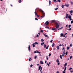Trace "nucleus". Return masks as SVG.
Segmentation results:
<instances>
[{
    "instance_id": "obj_1",
    "label": "nucleus",
    "mask_w": 73,
    "mask_h": 73,
    "mask_svg": "<svg viewBox=\"0 0 73 73\" xmlns=\"http://www.w3.org/2000/svg\"><path fill=\"white\" fill-rule=\"evenodd\" d=\"M55 25H56V27H55L56 28H54V29L52 28V31H54V30H57L58 29L57 28H59V27H60V25H58V23L57 22H56L55 23Z\"/></svg>"
},
{
    "instance_id": "obj_2",
    "label": "nucleus",
    "mask_w": 73,
    "mask_h": 73,
    "mask_svg": "<svg viewBox=\"0 0 73 73\" xmlns=\"http://www.w3.org/2000/svg\"><path fill=\"white\" fill-rule=\"evenodd\" d=\"M40 12H42V15L41 17L40 18V19H42V18L44 17H45V13H44V11H42V10L41 9H40Z\"/></svg>"
},
{
    "instance_id": "obj_3",
    "label": "nucleus",
    "mask_w": 73,
    "mask_h": 73,
    "mask_svg": "<svg viewBox=\"0 0 73 73\" xmlns=\"http://www.w3.org/2000/svg\"><path fill=\"white\" fill-rule=\"evenodd\" d=\"M36 44H37V45H38V43L37 42H35L34 44L33 43V47H35V45H36Z\"/></svg>"
},
{
    "instance_id": "obj_4",
    "label": "nucleus",
    "mask_w": 73,
    "mask_h": 73,
    "mask_svg": "<svg viewBox=\"0 0 73 73\" xmlns=\"http://www.w3.org/2000/svg\"><path fill=\"white\" fill-rule=\"evenodd\" d=\"M68 19H70V21H71V20H72V16H71L70 15H69L68 16Z\"/></svg>"
},
{
    "instance_id": "obj_5",
    "label": "nucleus",
    "mask_w": 73,
    "mask_h": 73,
    "mask_svg": "<svg viewBox=\"0 0 73 73\" xmlns=\"http://www.w3.org/2000/svg\"><path fill=\"white\" fill-rule=\"evenodd\" d=\"M69 16V14L67 13H66V19H68V17Z\"/></svg>"
},
{
    "instance_id": "obj_6",
    "label": "nucleus",
    "mask_w": 73,
    "mask_h": 73,
    "mask_svg": "<svg viewBox=\"0 0 73 73\" xmlns=\"http://www.w3.org/2000/svg\"><path fill=\"white\" fill-rule=\"evenodd\" d=\"M28 49H29V51L30 52V51H31V46L29 45Z\"/></svg>"
},
{
    "instance_id": "obj_7",
    "label": "nucleus",
    "mask_w": 73,
    "mask_h": 73,
    "mask_svg": "<svg viewBox=\"0 0 73 73\" xmlns=\"http://www.w3.org/2000/svg\"><path fill=\"white\" fill-rule=\"evenodd\" d=\"M49 23L48 22V21H46L45 23V24L46 25H48Z\"/></svg>"
},
{
    "instance_id": "obj_8",
    "label": "nucleus",
    "mask_w": 73,
    "mask_h": 73,
    "mask_svg": "<svg viewBox=\"0 0 73 73\" xmlns=\"http://www.w3.org/2000/svg\"><path fill=\"white\" fill-rule=\"evenodd\" d=\"M36 10H35V15H36V16L37 15V13H36Z\"/></svg>"
},
{
    "instance_id": "obj_9",
    "label": "nucleus",
    "mask_w": 73,
    "mask_h": 73,
    "mask_svg": "<svg viewBox=\"0 0 73 73\" xmlns=\"http://www.w3.org/2000/svg\"><path fill=\"white\" fill-rule=\"evenodd\" d=\"M64 55H65V52H63L62 54V57H64Z\"/></svg>"
},
{
    "instance_id": "obj_10",
    "label": "nucleus",
    "mask_w": 73,
    "mask_h": 73,
    "mask_svg": "<svg viewBox=\"0 0 73 73\" xmlns=\"http://www.w3.org/2000/svg\"><path fill=\"white\" fill-rule=\"evenodd\" d=\"M56 48L58 49H58H60V47H59V46H56Z\"/></svg>"
},
{
    "instance_id": "obj_11",
    "label": "nucleus",
    "mask_w": 73,
    "mask_h": 73,
    "mask_svg": "<svg viewBox=\"0 0 73 73\" xmlns=\"http://www.w3.org/2000/svg\"><path fill=\"white\" fill-rule=\"evenodd\" d=\"M69 12H70V14H72V13H73V11L72 10L70 11H69Z\"/></svg>"
},
{
    "instance_id": "obj_12",
    "label": "nucleus",
    "mask_w": 73,
    "mask_h": 73,
    "mask_svg": "<svg viewBox=\"0 0 73 73\" xmlns=\"http://www.w3.org/2000/svg\"><path fill=\"white\" fill-rule=\"evenodd\" d=\"M41 66H39L38 70H40V68H41Z\"/></svg>"
},
{
    "instance_id": "obj_13",
    "label": "nucleus",
    "mask_w": 73,
    "mask_h": 73,
    "mask_svg": "<svg viewBox=\"0 0 73 73\" xmlns=\"http://www.w3.org/2000/svg\"><path fill=\"white\" fill-rule=\"evenodd\" d=\"M40 63L41 64H44V63H43L42 61H40Z\"/></svg>"
},
{
    "instance_id": "obj_14",
    "label": "nucleus",
    "mask_w": 73,
    "mask_h": 73,
    "mask_svg": "<svg viewBox=\"0 0 73 73\" xmlns=\"http://www.w3.org/2000/svg\"><path fill=\"white\" fill-rule=\"evenodd\" d=\"M44 36H45V37H48V35H46V34H44Z\"/></svg>"
},
{
    "instance_id": "obj_15",
    "label": "nucleus",
    "mask_w": 73,
    "mask_h": 73,
    "mask_svg": "<svg viewBox=\"0 0 73 73\" xmlns=\"http://www.w3.org/2000/svg\"><path fill=\"white\" fill-rule=\"evenodd\" d=\"M54 43H53L52 44V47H54Z\"/></svg>"
},
{
    "instance_id": "obj_16",
    "label": "nucleus",
    "mask_w": 73,
    "mask_h": 73,
    "mask_svg": "<svg viewBox=\"0 0 73 73\" xmlns=\"http://www.w3.org/2000/svg\"><path fill=\"white\" fill-rule=\"evenodd\" d=\"M70 48V47H69V46L67 47V50H69V49Z\"/></svg>"
},
{
    "instance_id": "obj_17",
    "label": "nucleus",
    "mask_w": 73,
    "mask_h": 73,
    "mask_svg": "<svg viewBox=\"0 0 73 73\" xmlns=\"http://www.w3.org/2000/svg\"><path fill=\"white\" fill-rule=\"evenodd\" d=\"M41 42H44V40H43V39H41Z\"/></svg>"
},
{
    "instance_id": "obj_18",
    "label": "nucleus",
    "mask_w": 73,
    "mask_h": 73,
    "mask_svg": "<svg viewBox=\"0 0 73 73\" xmlns=\"http://www.w3.org/2000/svg\"><path fill=\"white\" fill-rule=\"evenodd\" d=\"M51 4V1L50 0L49 1V4L50 5V4Z\"/></svg>"
},
{
    "instance_id": "obj_19",
    "label": "nucleus",
    "mask_w": 73,
    "mask_h": 73,
    "mask_svg": "<svg viewBox=\"0 0 73 73\" xmlns=\"http://www.w3.org/2000/svg\"><path fill=\"white\" fill-rule=\"evenodd\" d=\"M19 3H21V0H19Z\"/></svg>"
},
{
    "instance_id": "obj_20",
    "label": "nucleus",
    "mask_w": 73,
    "mask_h": 73,
    "mask_svg": "<svg viewBox=\"0 0 73 73\" xmlns=\"http://www.w3.org/2000/svg\"><path fill=\"white\" fill-rule=\"evenodd\" d=\"M60 59H62V55H60Z\"/></svg>"
},
{
    "instance_id": "obj_21",
    "label": "nucleus",
    "mask_w": 73,
    "mask_h": 73,
    "mask_svg": "<svg viewBox=\"0 0 73 73\" xmlns=\"http://www.w3.org/2000/svg\"><path fill=\"white\" fill-rule=\"evenodd\" d=\"M43 44H44V42H42V43H41V45H43Z\"/></svg>"
},
{
    "instance_id": "obj_22",
    "label": "nucleus",
    "mask_w": 73,
    "mask_h": 73,
    "mask_svg": "<svg viewBox=\"0 0 73 73\" xmlns=\"http://www.w3.org/2000/svg\"><path fill=\"white\" fill-rule=\"evenodd\" d=\"M48 47H49V45H48L46 47V49H48Z\"/></svg>"
},
{
    "instance_id": "obj_23",
    "label": "nucleus",
    "mask_w": 73,
    "mask_h": 73,
    "mask_svg": "<svg viewBox=\"0 0 73 73\" xmlns=\"http://www.w3.org/2000/svg\"><path fill=\"white\" fill-rule=\"evenodd\" d=\"M71 29H72V28H70L69 29H68L67 30H68V31H71Z\"/></svg>"
},
{
    "instance_id": "obj_24",
    "label": "nucleus",
    "mask_w": 73,
    "mask_h": 73,
    "mask_svg": "<svg viewBox=\"0 0 73 73\" xmlns=\"http://www.w3.org/2000/svg\"><path fill=\"white\" fill-rule=\"evenodd\" d=\"M46 45L45 44L44 45V48H46Z\"/></svg>"
},
{
    "instance_id": "obj_25",
    "label": "nucleus",
    "mask_w": 73,
    "mask_h": 73,
    "mask_svg": "<svg viewBox=\"0 0 73 73\" xmlns=\"http://www.w3.org/2000/svg\"><path fill=\"white\" fill-rule=\"evenodd\" d=\"M54 9H55V11H57V9H58V8L56 7V8H55Z\"/></svg>"
},
{
    "instance_id": "obj_26",
    "label": "nucleus",
    "mask_w": 73,
    "mask_h": 73,
    "mask_svg": "<svg viewBox=\"0 0 73 73\" xmlns=\"http://www.w3.org/2000/svg\"><path fill=\"white\" fill-rule=\"evenodd\" d=\"M66 65H67V63H65V64H64V66H66Z\"/></svg>"
},
{
    "instance_id": "obj_27",
    "label": "nucleus",
    "mask_w": 73,
    "mask_h": 73,
    "mask_svg": "<svg viewBox=\"0 0 73 73\" xmlns=\"http://www.w3.org/2000/svg\"><path fill=\"white\" fill-rule=\"evenodd\" d=\"M70 3H71V5H73V2L71 1H70Z\"/></svg>"
},
{
    "instance_id": "obj_28",
    "label": "nucleus",
    "mask_w": 73,
    "mask_h": 73,
    "mask_svg": "<svg viewBox=\"0 0 73 73\" xmlns=\"http://www.w3.org/2000/svg\"><path fill=\"white\" fill-rule=\"evenodd\" d=\"M31 57L29 58V61H31Z\"/></svg>"
},
{
    "instance_id": "obj_29",
    "label": "nucleus",
    "mask_w": 73,
    "mask_h": 73,
    "mask_svg": "<svg viewBox=\"0 0 73 73\" xmlns=\"http://www.w3.org/2000/svg\"><path fill=\"white\" fill-rule=\"evenodd\" d=\"M63 33L61 34V36H62H62H63Z\"/></svg>"
},
{
    "instance_id": "obj_30",
    "label": "nucleus",
    "mask_w": 73,
    "mask_h": 73,
    "mask_svg": "<svg viewBox=\"0 0 73 73\" xmlns=\"http://www.w3.org/2000/svg\"><path fill=\"white\" fill-rule=\"evenodd\" d=\"M65 54L66 55H67L68 54V52L66 51L65 53Z\"/></svg>"
},
{
    "instance_id": "obj_31",
    "label": "nucleus",
    "mask_w": 73,
    "mask_h": 73,
    "mask_svg": "<svg viewBox=\"0 0 73 73\" xmlns=\"http://www.w3.org/2000/svg\"><path fill=\"white\" fill-rule=\"evenodd\" d=\"M36 52H37V53H40L41 52H38V50L36 51Z\"/></svg>"
},
{
    "instance_id": "obj_32",
    "label": "nucleus",
    "mask_w": 73,
    "mask_h": 73,
    "mask_svg": "<svg viewBox=\"0 0 73 73\" xmlns=\"http://www.w3.org/2000/svg\"><path fill=\"white\" fill-rule=\"evenodd\" d=\"M64 50L63 52H65V49H64V47H63L62 48V50Z\"/></svg>"
},
{
    "instance_id": "obj_33",
    "label": "nucleus",
    "mask_w": 73,
    "mask_h": 73,
    "mask_svg": "<svg viewBox=\"0 0 73 73\" xmlns=\"http://www.w3.org/2000/svg\"><path fill=\"white\" fill-rule=\"evenodd\" d=\"M61 7L62 8H64V5H63L61 6Z\"/></svg>"
},
{
    "instance_id": "obj_34",
    "label": "nucleus",
    "mask_w": 73,
    "mask_h": 73,
    "mask_svg": "<svg viewBox=\"0 0 73 73\" xmlns=\"http://www.w3.org/2000/svg\"><path fill=\"white\" fill-rule=\"evenodd\" d=\"M57 1H58L59 3H60V2H61V1L60 0H57Z\"/></svg>"
},
{
    "instance_id": "obj_35",
    "label": "nucleus",
    "mask_w": 73,
    "mask_h": 73,
    "mask_svg": "<svg viewBox=\"0 0 73 73\" xmlns=\"http://www.w3.org/2000/svg\"><path fill=\"white\" fill-rule=\"evenodd\" d=\"M71 27V25H70L68 26L69 28H70V27Z\"/></svg>"
},
{
    "instance_id": "obj_36",
    "label": "nucleus",
    "mask_w": 73,
    "mask_h": 73,
    "mask_svg": "<svg viewBox=\"0 0 73 73\" xmlns=\"http://www.w3.org/2000/svg\"><path fill=\"white\" fill-rule=\"evenodd\" d=\"M66 67L65 68V69H64V71H65L66 70Z\"/></svg>"
},
{
    "instance_id": "obj_37",
    "label": "nucleus",
    "mask_w": 73,
    "mask_h": 73,
    "mask_svg": "<svg viewBox=\"0 0 73 73\" xmlns=\"http://www.w3.org/2000/svg\"><path fill=\"white\" fill-rule=\"evenodd\" d=\"M69 4L66 5V6L67 7H69Z\"/></svg>"
},
{
    "instance_id": "obj_38",
    "label": "nucleus",
    "mask_w": 73,
    "mask_h": 73,
    "mask_svg": "<svg viewBox=\"0 0 73 73\" xmlns=\"http://www.w3.org/2000/svg\"><path fill=\"white\" fill-rule=\"evenodd\" d=\"M72 69V68H69L68 69V70H71V69Z\"/></svg>"
},
{
    "instance_id": "obj_39",
    "label": "nucleus",
    "mask_w": 73,
    "mask_h": 73,
    "mask_svg": "<svg viewBox=\"0 0 73 73\" xmlns=\"http://www.w3.org/2000/svg\"><path fill=\"white\" fill-rule=\"evenodd\" d=\"M35 59H36V58H37V56H35Z\"/></svg>"
},
{
    "instance_id": "obj_40",
    "label": "nucleus",
    "mask_w": 73,
    "mask_h": 73,
    "mask_svg": "<svg viewBox=\"0 0 73 73\" xmlns=\"http://www.w3.org/2000/svg\"><path fill=\"white\" fill-rule=\"evenodd\" d=\"M56 0H54L53 1L55 2V3H56L57 2V1H56Z\"/></svg>"
},
{
    "instance_id": "obj_41",
    "label": "nucleus",
    "mask_w": 73,
    "mask_h": 73,
    "mask_svg": "<svg viewBox=\"0 0 73 73\" xmlns=\"http://www.w3.org/2000/svg\"><path fill=\"white\" fill-rule=\"evenodd\" d=\"M46 60H48V56H46Z\"/></svg>"
},
{
    "instance_id": "obj_42",
    "label": "nucleus",
    "mask_w": 73,
    "mask_h": 73,
    "mask_svg": "<svg viewBox=\"0 0 73 73\" xmlns=\"http://www.w3.org/2000/svg\"><path fill=\"white\" fill-rule=\"evenodd\" d=\"M73 21H72L71 22V23L73 24Z\"/></svg>"
},
{
    "instance_id": "obj_43",
    "label": "nucleus",
    "mask_w": 73,
    "mask_h": 73,
    "mask_svg": "<svg viewBox=\"0 0 73 73\" xmlns=\"http://www.w3.org/2000/svg\"><path fill=\"white\" fill-rule=\"evenodd\" d=\"M56 62H59V60H58L57 59L56 60Z\"/></svg>"
},
{
    "instance_id": "obj_44",
    "label": "nucleus",
    "mask_w": 73,
    "mask_h": 73,
    "mask_svg": "<svg viewBox=\"0 0 73 73\" xmlns=\"http://www.w3.org/2000/svg\"><path fill=\"white\" fill-rule=\"evenodd\" d=\"M40 32H41L42 33L43 32V30H41L40 31Z\"/></svg>"
},
{
    "instance_id": "obj_45",
    "label": "nucleus",
    "mask_w": 73,
    "mask_h": 73,
    "mask_svg": "<svg viewBox=\"0 0 73 73\" xmlns=\"http://www.w3.org/2000/svg\"><path fill=\"white\" fill-rule=\"evenodd\" d=\"M32 66H33V65L31 64V68H32Z\"/></svg>"
},
{
    "instance_id": "obj_46",
    "label": "nucleus",
    "mask_w": 73,
    "mask_h": 73,
    "mask_svg": "<svg viewBox=\"0 0 73 73\" xmlns=\"http://www.w3.org/2000/svg\"><path fill=\"white\" fill-rule=\"evenodd\" d=\"M62 27H61L60 28V29H58V30H60V29H62Z\"/></svg>"
},
{
    "instance_id": "obj_47",
    "label": "nucleus",
    "mask_w": 73,
    "mask_h": 73,
    "mask_svg": "<svg viewBox=\"0 0 73 73\" xmlns=\"http://www.w3.org/2000/svg\"><path fill=\"white\" fill-rule=\"evenodd\" d=\"M52 41H53V40H51L50 41V42H52Z\"/></svg>"
},
{
    "instance_id": "obj_48",
    "label": "nucleus",
    "mask_w": 73,
    "mask_h": 73,
    "mask_svg": "<svg viewBox=\"0 0 73 73\" xmlns=\"http://www.w3.org/2000/svg\"><path fill=\"white\" fill-rule=\"evenodd\" d=\"M70 72H71V73H73V71L70 70Z\"/></svg>"
},
{
    "instance_id": "obj_49",
    "label": "nucleus",
    "mask_w": 73,
    "mask_h": 73,
    "mask_svg": "<svg viewBox=\"0 0 73 73\" xmlns=\"http://www.w3.org/2000/svg\"><path fill=\"white\" fill-rule=\"evenodd\" d=\"M50 56H51V54H49V57H50Z\"/></svg>"
},
{
    "instance_id": "obj_50",
    "label": "nucleus",
    "mask_w": 73,
    "mask_h": 73,
    "mask_svg": "<svg viewBox=\"0 0 73 73\" xmlns=\"http://www.w3.org/2000/svg\"><path fill=\"white\" fill-rule=\"evenodd\" d=\"M72 46V44H71L70 45V46Z\"/></svg>"
},
{
    "instance_id": "obj_51",
    "label": "nucleus",
    "mask_w": 73,
    "mask_h": 73,
    "mask_svg": "<svg viewBox=\"0 0 73 73\" xmlns=\"http://www.w3.org/2000/svg\"><path fill=\"white\" fill-rule=\"evenodd\" d=\"M72 56H70V59H71V58H72Z\"/></svg>"
},
{
    "instance_id": "obj_52",
    "label": "nucleus",
    "mask_w": 73,
    "mask_h": 73,
    "mask_svg": "<svg viewBox=\"0 0 73 73\" xmlns=\"http://www.w3.org/2000/svg\"><path fill=\"white\" fill-rule=\"evenodd\" d=\"M52 22H53V23H54V22H55V21L54 20H52Z\"/></svg>"
},
{
    "instance_id": "obj_53",
    "label": "nucleus",
    "mask_w": 73,
    "mask_h": 73,
    "mask_svg": "<svg viewBox=\"0 0 73 73\" xmlns=\"http://www.w3.org/2000/svg\"><path fill=\"white\" fill-rule=\"evenodd\" d=\"M35 20H38V19H37V18H35Z\"/></svg>"
},
{
    "instance_id": "obj_54",
    "label": "nucleus",
    "mask_w": 73,
    "mask_h": 73,
    "mask_svg": "<svg viewBox=\"0 0 73 73\" xmlns=\"http://www.w3.org/2000/svg\"><path fill=\"white\" fill-rule=\"evenodd\" d=\"M62 46V44H60L59 45V46Z\"/></svg>"
},
{
    "instance_id": "obj_55",
    "label": "nucleus",
    "mask_w": 73,
    "mask_h": 73,
    "mask_svg": "<svg viewBox=\"0 0 73 73\" xmlns=\"http://www.w3.org/2000/svg\"><path fill=\"white\" fill-rule=\"evenodd\" d=\"M36 16L38 17H40V16L38 15H37Z\"/></svg>"
},
{
    "instance_id": "obj_56",
    "label": "nucleus",
    "mask_w": 73,
    "mask_h": 73,
    "mask_svg": "<svg viewBox=\"0 0 73 73\" xmlns=\"http://www.w3.org/2000/svg\"><path fill=\"white\" fill-rule=\"evenodd\" d=\"M38 35H36V37H38Z\"/></svg>"
},
{
    "instance_id": "obj_57",
    "label": "nucleus",
    "mask_w": 73,
    "mask_h": 73,
    "mask_svg": "<svg viewBox=\"0 0 73 73\" xmlns=\"http://www.w3.org/2000/svg\"><path fill=\"white\" fill-rule=\"evenodd\" d=\"M34 53H37V52L35 51H34Z\"/></svg>"
},
{
    "instance_id": "obj_58",
    "label": "nucleus",
    "mask_w": 73,
    "mask_h": 73,
    "mask_svg": "<svg viewBox=\"0 0 73 73\" xmlns=\"http://www.w3.org/2000/svg\"><path fill=\"white\" fill-rule=\"evenodd\" d=\"M46 28H48V29H49V27L48 26H46Z\"/></svg>"
},
{
    "instance_id": "obj_59",
    "label": "nucleus",
    "mask_w": 73,
    "mask_h": 73,
    "mask_svg": "<svg viewBox=\"0 0 73 73\" xmlns=\"http://www.w3.org/2000/svg\"><path fill=\"white\" fill-rule=\"evenodd\" d=\"M47 64L48 66H49V64L48 63H47Z\"/></svg>"
},
{
    "instance_id": "obj_60",
    "label": "nucleus",
    "mask_w": 73,
    "mask_h": 73,
    "mask_svg": "<svg viewBox=\"0 0 73 73\" xmlns=\"http://www.w3.org/2000/svg\"><path fill=\"white\" fill-rule=\"evenodd\" d=\"M63 73H65V71H64L63 72Z\"/></svg>"
},
{
    "instance_id": "obj_61",
    "label": "nucleus",
    "mask_w": 73,
    "mask_h": 73,
    "mask_svg": "<svg viewBox=\"0 0 73 73\" xmlns=\"http://www.w3.org/2000/svg\"><path fill=\"white\" fill-rule=\"evenodd\" d=\"M10 5L11 7H13V5H12L11 4Z\"/></svg>"
},
{
    "instance_id": "obj_62",
    "label": "nucleus",
    "mask_w": 73,
    "mask_h": 73,
    "mask_svg": "<svg viewBox=\"0 0 73 73\" xmlns=\"http://www.w3.org/2000/svg\"><path fill=\"white\" fill-rule=\"evenodd\" d=\"M58 65H60V62H58Z\"/></svg>"
},
{
    "instance_id": "obj_63",
    "label": "nucleus",
    "mask_w": 73,
    "mask_h": 73,
    "mask_svg": "<svg viewBox=\"0 0 73 73\" xmlns=\"http://www.w3.org/2000/svg\"><path fill=\"white\" fill-rule=\"evenodd\" d=\"M56 73H59V72L57 71V72H56Z\"/></svg>"
},
{
    "instance_id": "obj_64",
    "label": "nucleus",
    "mask_w": 73,
    "mask_h": 73,
    "mask_svg": "<svg viewBox=\"0 0 73 73\" xmlns=\"http://www.w3.org/2000/svg\"><path fill=\"white\" fill-rule=\"evenodd\" d=\"M46 61H45V63L46 64Z\"/></svg>"
}]
</instances>
